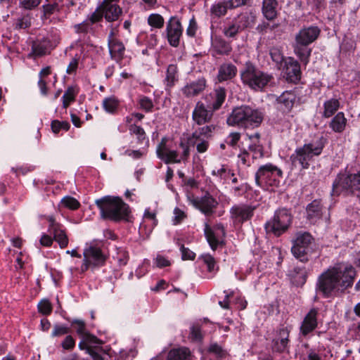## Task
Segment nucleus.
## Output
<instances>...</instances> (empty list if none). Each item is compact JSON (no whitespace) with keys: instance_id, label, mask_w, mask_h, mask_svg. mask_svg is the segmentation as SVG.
<instances>
[{"instance_id":"obj_1","label":"nucleus","mask_w":360,"mask_h":360,"mask_svg":"<svg viewBox=\"0 0 360 360\" xmlns=\"http://www.w3.org/2000/svg\"><path fill=\"white\" fill-rule=\"evenodd\" d=\"M191 146H195L198 153H202L207 150L209 141L205 139L196 140L192 136L188 137L187 141L181 139L179 143H174L167 137L162 138L156 148L158 158L165 164H179L188 162Z\"/></svg>"},{"instance_id":"obj_2","label":"nucleus","mask_w":360,"mask_h":360,"mask_svg":"<svg viewBox=\"0 0 360 360\" xmlns=\"http://www.w3.org/2000/svg\"><path fill=\"white\" fill-rule=\"evenodd\" d=\"M356 276V270L351 266H338L328 269L320 275L317 290L325 297L343 292L352 287Z\"/></svg>"},{"instance_id":"obj_3","label":"nucleus","mask_w":360,"mask_h":360,"mask_svg":"<svg viewBox=\"0 0 360 360\" xmlns=\"http://www.w3.org/2000/svg\"><path fill=\"white\" fill-rule=\"evenodd\" d=\"M95 204L100 210V216L103 219L115 222L128 221L130 208L121 198L106 195L96 200Z\"/></svg>"},{"instance_id":"obj_4","label":"nucleus","mask_w":360,"mask_h":360,"mask_svg":"<svg viewBox=\"0 0 360 360\" xmlns=\"http://www.w3.org/2000/svg\"><path fill=\"white\" fill-rule=\"evenodd\" d=\"M264 119L263 113L249 105H241L234 108L227 118V124L244 129L258 127Z\"/></svg>"},{"instance_id":"obj_5","label":"nucleus","mask_w":360,"mask_h":360,"mask_svg":"<svg viewBox=\"0 0 360 360\" xmlns=\"http://www.w3.org/2000/svg\"><path fill=\"white\" fill-rule=\"evenodd\" d=\"M326 143V138L321 136L314 141L305 143L302 147L296 148L290 156L292 164L295 167L299 165L302 169L309 168V162L314 156H319L321 154Z\"/></svg>"},{"instance_id":"obj_6","label":"nucleus","mask_w":360,"mask_h":360,"mask_svg":"<svg viewBox=\"0 0 360 360\" xmlns=\"http://www.w3.org/2000/svg\"><path fill=\"white\" fill-rule=\"evenodd\" d=\"M242 82L250 89L262 91L274 79V77L262 71L250 62H247L240 71Z\"/></svg>"},{"instance_id":"obj_7","label":"nucleus","mask_w":360,"mask_h":360,"mask_svg":"<svg viewBox=\"0 0 360 360\" xmlns=\"http://www.w3.org/2000/svg\"><path fill=\"white\" fill-rule=\"evenodd\" d=\"M316 245L312 236L308 232H298L293 240L291 252L301 262L307 263L316 252Z\"/></svg>"},{"instance_id":"obj_8","label":"nucleus","mask_w":360,"mask_h":360,"mask_svg":"<svg viewBox=\"0 0 360 360\" xmlns=\"http://www.w3.org/2000/svg\"><path fill=\"white\" fill-rule=\"evenodd\" d=\"M282 178L281 169L271 163L259 167L255 174L256 184L266 189L278 188Z\"/></svg>"},{"instance_id":"obj_9","label":"nucleus","mask_w":360,"mask_h":360,"mask_svg":"<svg viewBox=\"0 0 360 360\" xmlns=\"http://www.w3.org/2000/svg\"><path fill=\"white\" fill-rule=\"evenodd\" d=\"M83 256V263L81 266L82 273L89 268L95 269L103 266L106 260L105 255L96 241H91L86 244Z\"/></svg>"},{"instance_id":"obj_10","label":"nucleus","mask_w":360,"mask_h":360,"mask_svg":"<svg viewBox=\"0 0 360 360\" xmlns=\"http://www.w3.org/2000/svg\"><path fill=\"white\" fill-rule=\"evenodd\" d=\"M345 191L359 196L360 193V169L354 174L338 175L333 184L332 194Z\"/></svg>"},{"instance_id":"obj_11","label":"nucleus","mask_w":360,"mask_h":360,"mask_svg":"<svg viewBox=\"0 0 360 360\" xmlns=\"http://www.w3.org/2000/svg\"><path fill=\"white\" fill-rule=\"evenodd\" d=\"M291 219V214L288 210L279 209L275 212L273 218L265 224L266 231L280 236L288 229Z\"/></svg>"},{"instance_id":"obj_12","label":"nucleus","mask_w":360,"mask_h":360,"mask_svg":"<svg viewBox=\"0 0 360 360\" xmlns=\"http://www.w3.org/2000/svg\"><path fill=\"white\" fill-rule=\"evenodd\" d=\"M290 328L288 326H281L274 333L271 342V349L274 352H288L290 343Z\"/></svg>"},{"instance_id":"obj_13","label":"nucleus","mask_w":360,"mask_h":360,"mask_svg":"<svg viewBox=\"0 0 360 360\" xmlns=\"http://www.w3.org/2000/svg\"><path fill=\"white\" fill-rule=\"evenodd\" d=\"M255 206L248 204H238L230 209V217L234 224L241 225L244 222L252 219Z\"/></svg>"},{"instance_id":"obj_14","label":"nucleus","mask_w":360,"mask_h":360,"mask_svg":"<svg viewBox=\"0 0 360 360\" xmlns=\"http://www.w3.org/2000/svg\"><path fill=\"white\" fill-rule=\"evenodd\" d=\"M183 30L179 19L176 16H172L166 25L167 38L169 45L174 47L179 46Z\"/></svg>"},{"instance_id":"obj_15","label":"nucleus","mask_w":360,"mask_h":360,"mask_svg":"<svg viewBox=\"0 0 360 360\" xmlns=\"http://www.w3.org/2000/svg\"><path fill=\"white\" fill-rule=\"evenodd\" d=\"M49 225V232L53 236V239L58 243L60 248H65L68 245L69 240L65 230L63 226L58 223L53 216L46 217Z\"/></svg>"},{"instance_id":"obj_16","label":"nucleus","mask_w":360,"mask_h":360,"mask_svg":"<svg viewBox=\"0 0 360 360\" xmlns=\"http://www.w3.org/2000/svg\"><path fill=\"white\" fill-rule=\"evenodd\" d=\"M214 112L202 101H198L192 112V120L197 125H202L210 122Z\"/></svg>"},{"instance_id":"obj_17","label":"nucleus","mask_w":360,"mask_h":360,"mask_svg":"<svg viewBox=\"0 0 360 360\" xmlns=\"http://www.w3.org/2000/svg\"><path fill=\"white\" fill-rule=\"evenodd\" d=\"M115 30L112 28L108 38V44L110 58L120 63L124 58L125 47L123 43L115 37Z\"/></svg>"},{"instance_id":"obj_18","label":"nucleus","mask_w":360,"mask_h":360,"mask_svg":"<svg viewBox=\"0 0 360 360\" xmlns=\"http://www.w3.org/2000/svg\"><path fill=\"white\" fill-rule=\"evenodd\" d=\"M281 70L285 73L286 79L290 82L297 83L300 80V65L293 58H285Z\"/></svg>"},{"instance_id":"obj_19","label":"nucleus","mask_w":360,"mask_h":360,"mask_svg":"<svg viewBox=\"0 0 360 360\" xmlns=\"http://www.w3.org/2000/svg\"><path fill=\"white\" fill-rule=\"evenodd\" d=\"M119 0H103L101 10L104 18L108 22H115L119 20L122 14V8L116 4Z\"/></svg>"},{"instance_id":"obj_20","label":"nucleus","mask_w":360,"mask_h":360,"mask_svg":"<svg viewBox=\"0 0 360 360\" xmlns=\"http://www.w3.org/2000/svg\"><path fill=\"white\" fill-rule=\"evenodd\" d=\"M319 314V309L314 307L305 315L300 327V333L303 336H307L317 328Z\"/></svg>"},{"instance_id":"obj_21","label":"nucleus","mask_w":360,"mask_h":360,"mask_svg":"<svg viewBox=\"0 0 360 360\" xmlns=\"http://www.w3.org/2000/svg\"><path fill=\"white\" fill-rule=\"evenodd\" d=\"M226 97V92L225 89L218 87L213 92L207 94L203 98L205 101V105L214 112L221 107Z\"/></svg>"},{"instance_id":"obj_22","label":"nucleus","mask_w":360,"mask_h":360,"mask_svg":"<svg viewBox=\"0 0 360 360\" xmlns=\"http://www.w3.org/2000/svg\"><path fill=\"white\" fill-rule=\"evenodd\" d=\"M320 29L317 26H310L300 30L295 36V41L300 44L309 45L319 36Z\"/></svg>"},{"instance_id":"obj_23","label":"nucleus","mask_w":360,"mask_h":360,"mask_svg":"<svg viewBox=\"0 0 360 360\" xmlns=\"http://www.w3.org/2000/svg\"><path fill=\"white\" fill-rule=\"evenodd\" d=\"M207 82L204 77L187 83L181 89L183 94L187 98L197 96L206 88Z\"/></svg>"},{"instance_id":"obj_24","label":"nucleus","mask_w":360,"mask_h":360,"mask_svg":"<svg viewBox=\"0 0 360 360\" xmlns=\"http://www.w3.org/2000/svg\"><path fill=\"white\" fill-rule=\"evenodd\" d=\"M193 203L202 212L207 215L212 214L218 205L217 201L209 194L205 195L200 199L193 200Z\"/></svg>"},{"instance_id":"obj_25","label":"nucleus","mask_w":360,"mask_h":360,"mask_svg":"<svg viewBox=\"0 0 360 360\" xmlns=\"http://www.w3.org/2000/svg\"><path fill=\"white\" fill-rule=\"evenodd\" d=\"M295 94L291 91H284L276 98L277 108L283 113H289L294 106Z\"/></svg>"},{"instance_id":"obj_26","label":"nucleus","mask_w":360,"mask_h":360,"mask_svg":"<svg viewBox=\"0 0 360 360\" xmlns=\"http://www.w3.org/2000/svg\"><path fill=\"white\" fill-rule=\"evenodd\" d=\"M237 74V68L231 63H223L218 70L217 79L219 82L233 79Z\"/></svg>"},{"instance_id":"obj_27","label":"nucleus","mask_w":360,"mask_h":360,"mask_svg":"<svg viewBox=\"0 0 360 360\" xmlns=\"http://www.w3.org/2000/svg\"><path fill=\"white\" fill-rule=\"evenodd\" d=\"M238 27L243 30L254 25L255 21V15L248 11L240 13L233 18Z\"/></svg>"},{"instance_id":"obj_28","label":"nucleus","mask_w":360,"mask_h":360,"mask_svg":"<svg viewBox=\"0 0 360 360\" xmlns=\"http://www.w3.org/2000/svg\"><path fill=\"white\" fill-rule=\"evenodd\" d=\"M307 219L311 222H316L323 214V205L320 200H314L307 207Z\"/></svg>"},{"instance_id":"obj_29","label":"nucleus","mask_w":360,"mask_h":360,"mask_svg":"<svg viewBox=\"0 0 360 360\" xmlns=\"http://www.w3.org/2000/svg\"><path fill=\"white\" fill-rule=\"evenodd\" d=\"M48 42L45 39L36 40L32 42L31 51L28 53V58H37L46 54Z\"/></svg>"},{"instance_id":"obj_30","label":"nucleus","mask_w":360,"mask_h":360,"mask_svg":"<svg viewBox=\"0 0 360 360\" xmlns=\"http://www.w3.org/2000/svg\"><path fill=\"white\" fill-rule=\"evenodd\" d=\"M277 0H263L262 8L263 15L269 20H274L277 16Z\"/></svg>"},{"instance_id":"obj_31","label":"nucleus","mask_w":360,"mask_h":360,"mask_svg":"<svg viewBox=\"0 0 360 360\" xmlns=\"http://www.w3.org/2000/svg\"><path fill=\"white\" fill-rule=\"evenodd\" d=\"M205 236L212 250H215L219 245L223 244L222 240L214 229H212L207 224L205 225Z\"/></svg>"},{"instance_id":"obj_32","label":"nucleus","mask_w":360,"mask_h":360,"mask_svg":"<svg viewBox=\"0 0 360 360\" xmlns=\"http://www.w3.org/2000/svg\"><path fill=\"white\" fill-rule=\"evenodd\" d=\"M215 129L216 126L214 124L205 125L195 130L191 136H192V139H195L196 140H200V139L208 140L212 136Z\"/></svg>"},{"instance_id":"obj_33","label":"nucleus","mask_w":360,"mask_h":360,"mask_svg":"<svg viewBox=\"0 0 360 360\" xmlns=\"http://www.w3.org/2000/svg\"><path fill=\"white\" fill-rule=\"evenodd\" d=\"M347 122L345 114L340 112L332 119L329 126L335 132L341 133L345 130Z\"/></svg>"},{"instance_id":"obj_34","label":"nucleus","mask_w":360,"mask_h":360,"mask_svg":"<svg viewBox=\"0 0 360 360\" xmlns=\"http://www.w3.org/2000/svg\"><path fill=\"white\" fill-rule=\"evenodd\" d=\"M308 45L300 44L295 41L294 51L301 62L307 65L311 56V49L307 47Z\"/></svg>"},{"instance_id":"obj_35","label":"nucleus","mask_w":360,"mask_h":360,"mask_svg":"<svg viewBox=\"0 0 360 360\" xmlns=\"http://www.w3.org/2000/svg\"><path fill=\"white\" fill-rule=\"evenodd\" d=\"M190 351L186 347L171 349L167 355V360H189Z\"/></svg>"},{"instance_id":"obj_36","label":"nucleus","mask_w":360,"mask_h":360,"mask_svg":"<svg viewBox=\"0 0 360 360\" xmlns=\"http://www.w3.org/2000/svg\"><path fill=\"white\" fill-rule=\"evenodd\" d=\"M247 137L250 141V144L248 146V150L254 152L255 153H259L260 156H263V146L260 143V134L255 133L254 134H248Z\"/></svg>"},{"instance_id":"obj_37","label":"nucleus","mask_w":360,"mask_h":360,"mask_svg":"<svg viewBox=\"0 0 360 360\" xmlns=\"http://www.w3.org/2000/svg\"><path fill=\"white\" fill-rule=\"evenodd\" d=\"M340 108V102L336 98H331L324 102L323 117L328 118L333 115Z\"/></svg>"},{"instance_id":"obj_38","label":"nucleus","mask_w":360,"mask_h":360,"mask_svg":"<svg viewBox=\"0 0 360 360\" xmlns=\"http://www.w3.org/2000/svg\"><path fill=\"white\" fill-rule=\"evenodd\" d=\"M177 72L178 69L176 65L171 64L167 67L166 78L165 79V83L167 86V89H170L171 87H172L178 81Z\"/></svg>"},{"instance_id":"obj_39","label":"nucleus","mask_w":360,"mask_h":360,"mask_svg":"<svg viewBox=\"0 0 360 360\" xmlns=\"http://www.w3.org/2000/svg\"><path fill=\"white\" fill-rule=\"evenodd\" d=\"M31 15L25 14L14 19L13 27L14 30H25L31 26Z\"/></svg>"},{"instance_id":"obj_40","label":"nucleus","mask_w":360,"mask_h":360,"mask_svg":"<svg viewBox=\"0 0 360 360\" xmlns=\"http://www.w3.org/2000/svg\"><path fill=\"white\" fill-rule=\"evenodd\" d=\"M78 88L76 86H70L68 87L62 97L63 106L64 108H67L70 103L75 100V97L78 94Z\"/></svg>"},{"instance_id":"obj_41","label":"nucleus","mask_w":360,"mask_h":360,"mask_svg":"<svg viewBox=\"0 0 360 360\" xmlns=\"http://www.w3.org/2000/svg\"><path fill=\"white\" fill-rule=\"evenodd\" d=\"M228 9H229L226 1H219L213 4L210 8V13L212 15L217 18H220L226 14Z\"/></svg>"},{"instance_id":"obj_42","label":"nucleus","mask_w":360,"mask_h":360,"mask_svg":"<svg viewBox=\"0 0 360 360\" xmlns=\"http://www.w3.org/2000/svg\"><path fill=\"white\" fill-rule=\"evenodd\" d=\"M213 47L221 55H228L232 50L230 44L222 39H216L214 41Z\"/></svg>"},{"instance_id":"obj_43","label":"nucleus","mask_w":360,"mask_h":360,"mask_svg":"<svg viewBox=\"0 0 360 360\" xmlns=\"http://www.w3.org/2000/svg\"><path fill=\"white\" fill-rule=\"evenodd\" d=\"M73 326L77 333L81 337L85 340H90L94 338V336L91 335L86 330L85 323L82 320L75 319L72 321Z\"/></svg>"},{"instance_id":"obj_44","label":"nucleus","mask_w":360,"mask_h":360,"mask_svg":"<svg viewBox=\"0 0 360 360\" xmlns=\"http://www.w3.org/2000/svg\"><path fill=\"white\" fill-rule=\"evenodd\" d=\"M119 100L115 96L105 98L103 101V107L108 113H115L119 106Z\"/></svg>"},{"instance_id":"obj_45","label":"nucleus","mask_w":360,"mask_h":360,"mask_svg":"<svg viewBox=\"0 0 360 360\" xmlns=\"http://www.w3.org/2000/svg\"><path fill=\"white\" fill-rule=\"evenodd\" d=\"M269 54L276 68L278 70H281L285 59L281 49L278 47H273L270 49Z\"/></svg>"},{"instance_id":"obj_46","label":"nucleus","mask_w":360,"mask_h":360,"mask_svg":"<svg viewBox=\"0 0 360 360\" xmlns=\"http://www.w3.org/2000/svg\"><path fill=\"white\" fill-rule=\"evenodd\" d=\"M80 205V202L76 198L70 195L63 198L60 202V206L72 210L79 209Z\"/></svg>"},{"instance_id":"obj_47","label":"nucleus","mask_w":360,"mask_h":360,"mask_svg":"<svg viewBox=\"0 0 360 360\" xmlns=\"http://www.w3.org/2000/svg\"><path fill=\"white\" fill-rule=\"evenodd\" d=\"M242 32L237 23L233 19L227 25L224 27L223 33L226 37H234L238 33Z\"/></svg>"},{"instance_id":"obj_48","label":"nucleus","mask_w":360,"mask_h":360,"mask_svg":"<svg viewBox=\"0 0 360 360\" xmlns=\"http://www.w3.org/2000/svg\"><path fill=\"white\" fill-rule=\"evenodd\" d=\"M148 25L154 28L161 29L165 24L164 18L158 13H152L148 17Z\"/></svg>"},{"instance_id":"obj_49","label":"nucleus","mask_w":360,"mask_h":360,"mask_svg":"<svg viewBox=\"0 0 360 360\" xmlns=\"http://www.w3.org/2000/svg\"><path fill=\"white\" fill-rule=\"evenodd\" d=\"M138 103L140 108L145 110L146 112L152 111V109L154 106L152 100L146 96H140L138 100Z\"/></svg>"},{"instance_id":"obj_50","label":"nucleus","mask_w":360,"mask_h":360,"mask_svg":"<svg viewBox=\"0 0 360 360\" xmlns=\"http://www.w3.org/2000/svg\"><path fill=\"white\" fill-rule=\"evenodd\" d=\"M129 129L131 134L137 136V139L140 142H142V141L146 139L145 131L141 127L138 126L135 124H131Z\"/></svg>"},{"instance_id":"obj_51","label":"nucleus","mask_w":360,"mask_h":360,"mask_svg":"<svg viewBox=\"0 0 360 360\" xmlns=\"http://www.w3.org/2000/svg\"><path fill=\"white\" fill-rule=\"evenodd\" d=\"M115 258L117 259L119 266H125L129 259V255L127 251L123 249H118Z\"/></svg>"},{"instance_id":"obj_52","label":"nucleus","mask_w":360,"mask_h":360,"mask_svg":"<svg viewBox=\"0 0 360 360\" xmlns=\"http://www.w3.org/2000/svg\"><path fill=\"white\" fill-rule=\"evenodd\" d=\"M38 310L44 315L50 314L52 311V306L48 300H43L38 304Z\"/></svg>"},{"instance_id":"obj_53","label":"nucleus","mask_w":360,"mask_h":360,"mask_svg":"<svg viewBox=\"0 0 360 360\" xmlns=\"http://www.w3.org/2000/svg\"><path fill=\"white\" fill-rule=\"evenodd\" d=\"M212 174L225 180L231 179V176H234V173L231 170L227 169L224 166L221 168L217 169V171L214 170L212 172Z\"/></svg>"},{"instance_id":"obj_54","label":"nucleus","mask_w":360,"mask_h":360,"mask_svg":"<svg viewBox=\"0 0 360 360\" xmlns=\"http://www.w3.org/2000/svg\"><path fill=\"white\" fill-rule=\"evenodd\" d=\"M42 8L44 14L46 16H49L56 12H59L60 10L58 3L45 4Z\"/></svg>"},{"instance_id":"obj_55","label":"nucleus","mask_w":360,"mask_h":360,"mask_svg":"<svg viewBox=\"0 0 360 360\" xmlns=\"http://www.w3.org/2000/svg\"><path fill=\"white\" fill-rule=\"evenodd\" d=\"M190 337L192 340L199 342L202 340V334L201 328L198 325H193L191 328Z\"/></svg>"},{"instance_id":"obj_56","label":"nucleus","mask_w":360,"mask_h":360,"mask_svg":"<svg viewBox=\"0 0 360 360\" xmlns=\"http://www.w3.org/2000/svg\"><path fill=\"white\" fill-rule=\"evenodd\" d=\"M240 139V134L239 132H231L226 137L225 143L231 147H236Z\"/></svg>"},{"instance_id":"obj_57","label":"nucleus","mask_w":360,"mask_h":360,"mask_svg":"<svg viewBox=\"0 0 360 360\" xmlns=\"http://www.w3.org/2000/svg\"><path fill=\"white\" fill-rule=\"evenodd\" d=\"M41 1V0H22L20 6L26 10H32L37 7Z\"/></svg>"},{"instance_id":"obj_58","label":"nucleus","mask_w":360,"mask_h":360,"mask_svg":"<svg viewBox=\"0 0 360 360\" xmlns=\"http://www.w3.org/2000/svg\"><path fill=\"white\" fill-rule=\"evenodd\" d=\"M201 259L204 262L205 264H206L207 266V270L209 271H214V266H215V260L214 258L210 255V254H205L201 255Z\"/></svg>"},{"instance_id":"obj_59","label":"nucleus","mask_w":360,"mask_h":360,"mask_svg":"<svg viewBox=\"0 0 360 360\" xmlns=\"http://www.w3.org/2000/svg\"><path fill=\"white\" fill-rule=\"evenodd\" d=\"M103 10H101V5L98 8H97L91 15L89 16V20L90 21V24H94L101 20L103 18Z\"/></svg>"},{"instance_id":"obj_60","label":"nucleus","mask_w":360,"mask_h":360,"mask_svg":"<svg viewBox=\"0 0 360 360\" xmlns=\"http://www.w3.org/2000/svg\"><path fill=\"white\" fill-rule=\"evenodd\" d=\"M69 331L70 330L67 326L55 325L51 335L53 337L62 336L63 335L68 334Z\"/></svg>"},{"instance_id":"obj_61","label":"nucleus","mask_w":360,"mask_h":360,"mask_svg":"<svg viewBox=\"0 0 360 360\" xmlns=\"http://www.w3.org/2000/svg\"><path fill=\"white\" fill-rule=\"evenodd\" d=\"M248 149H245V148H240V153L238 154V158L240 160L243 165H250V153L248 152Z\"/></svg>"},{"instance_id":"obj_62","label":"nucleus","mask_w":360,"mask_h":360,"mask_svg":"<svg viewBox=\"0 0 360 360\" xmlns=\"http://www.w3.org/2000/svg\"><path fill=\"white\" fill-rule=\"evenodd\" d=\"M61 346L64 349L71 350L75 346V340L71 335H67L62 342Z\"/></svg>"},{"instance_id":"obj_63","label":"nucleus","mask_w":360,"mask_h":360,"mask_svg":"<svg viewBox=\"0 0 360 360\" xmlns=\"http://www.w3.org/2000/svg\"><path fill=\"white\" fill-rule=\"evenodd\" d=\"M77 33H86L91 29V24L87 20L74 26Z\"/></svg>"},{"instance_id":"obj_64","label":"nucleus","mask_w":360,"mask_h":360,"mask_svg":"<svg viewBox=\"0 0 360 360\" xmlns=\"http://www.w3.org/2000/svg\"><path fill=\"white\" fill-rule=\"evenodd\" d=\"M198 30L197 22L194 18H192L189 21V25L186 29V34L189 37H194Z\"/></svg>"}]
</instances>
